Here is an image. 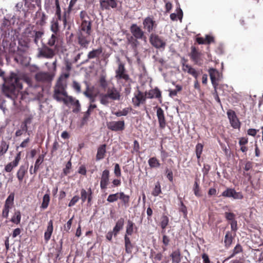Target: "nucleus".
I'll use <instances>...</instances> for the list:
<instances>
[{"label": "nucleus", "instance_id": "nucleus-24", "mask_svg": "<svg viewBox=\"0 0 263 263\" xmlns=\"http://www.w3.org/2000/svg\"><path fill=\"white\" fill-rule=\"evenodd\" d=\"M157 116L158 117L160 128L161 129H164L166 126V122L164 116V111L161 107H159L157 109Z\"/></svg>", "mask_w": 263, "mask_h": 263}, {"label": "nucleus", "instance_id": "nucleus-41", "mask_svg": "<svg viewBox=\"0 0 263 263\" xmlns=\"http://www.w3.org/2000/svg\"><path fill=\"white\" fill-rule=\"evenodd\" d=\"M203 148V145L201 143H197V144L196 145L195 148V152L196 155L198 159V164L199 165H201L200 163V158L201 157V155L202 154V151Z\"/></svg>", "mask_w": 263, "mask_h": 263}, {"label": "nucleus", "instance_id": "nucleus-27", "mask_svg": "<svg viewBox=\"0 0 263 263\" xmlns=\"http://www.w3.org/2000/svg\"><path fill=\"white\" fill-rule=\"evenodd\" d=\"M210 79L212 84L214 87L217 85L216 81L219 76V73L218 70L214 68H210L209 70Z\"/></svg>", "mask_w": 263, "mask_h": 263}, {"label": "nucleus", "instance_id": "nucleus-58", "mask_svg": "<svg viewBox=\"0 0 263 263\" xmlns=\"http://www.w3.org/2000/svg\"><path fill=\"white\" fill-rule=\"evenodd\" d=\"M72 88L73 89L76 91L77 93H80L81 92V85L79 83L76 81H73L72 82Z\"/></svg>", "mask_w": 263, "mask_h": 263}, {"label": "nucleus", "instance_id": "nucleus-11", "mask_svg": "<svg viewBox=\"0 0 263 263\" xmlns=\"http://www.w3.org/2000/svg\"><path fill=\"white\" fill-rule=\"evenodd\" d=\"M14 198V194L11 193L6 199L2 213V216L3 218H7L8 217L10 210L13 206Z\"/></svg>", "mask_w": 263, "mask_h": 263}, {"label": "nucleus", "instance_id": "nucleus-61", "mask_svg": "<svg viewBox=\"0 0 263 263\" xmlns=\"http://www.w3.org/2000/svg\"><path fill=\"white\" fill-rule=\"evenodd\" d=\"M74 218V216H73L65 224L64 226V231L68 232L69 230L70 229L72 223V220Z\"/></svg>", "mask_w": 263, "mask_h": 263}, {"label": "nucleus", "instance_id": "nucleus-45", "mask_svg": "<svg viewBox=\"0 0 263 263\" xmlns=\"http://www.w3.org/2000/svg\"><path fill=\"white\" fill-rule=\"evenodd\" d=\"M128 42L130 44L134 49H136L137 46L139 45L138 39L134 37L133 35L127 38Z\"/></svg>", "mask_w": 263, "mask_h": 263}, {"label": "nucleus", "instance_id": "nucleus-40", "mask_svg": "<svg viewBox=\"0 0 263 263\" xmlns=\"http://www.w3.org/2000/svg\"><path fill=\"white\" fill-rule=\"evenodd\" d=\"M119 199H120L123 204L127 207L129 206V196L125 195L123 192H119Z\"/></svg>", "mask_w": 263, "mask_h": 263}, {"label": "nucleus", "instance_id": "nucleus-47", "mask_svg": "<svg viewBox=\"0 0 263 263\" xmlns=\"http://www.w3.org/2000/svg\"><path fill=\"white\" fill-rule=\"evenodd\" d=\"M199 180L198 178H196L195 180L194 186H193V191L195 195L197 197H201V194L200 190L199 187Z\"/></svg>", "mask_w": 263, "mask_h": 263}, {"label": "nucleus", "instance_id": "nucleus-16", "mask_svg": "<svg viewBox=\"0 0 263 263\" xmlns=\"http://www.w3.org/2000/svg\"><path fill=\"white\" fill-rule=\"evenodd\" d=\"M110 172L108 170H104L101 175L100 188L102 191H105L107 189L108 185L110 184Z\"/></svg>", "mask_w": 263, "mask_h": 263}, {"label": "nucleus", "instance_id": "nucleus-2", "mask_svg": "<svg viewBox=\"0 0 263 263\" xmlns=\"http://www.w3.org/2000/svg\"><path fill=\"white\" fill-rule=\"evenodd\" d=\"M67 83L66 80L59 78L54 87L53 98L58 102H63L68 96L66 91Z\"/></svg>", "mask_w": 263, "mask_h": 263}, {"label": "nucleus", "instance_id": "nucleus-7", "mask_svg": "<svg viewBox=\"0 0 263 263\" xmlns=\"http://www.w3.org/2000/svg\"><path fill=\"white\" fill-rule=\"evenodd\" d=\"M46 45L59 52L62 48L63 42L59 34H52Z\"/></svg>", "mask_w": 263, "mask_h": 263}, {"label": "nucleus", "instance_id": "nucleus-32", "mask_svg": "<svg viewBox=\"0 0 263 263\" xmlns=\"http://www.w3.org/2000/svg\"><path fill=\"white\" fill-rule=\"evenodd\" d=\"M53 230V221L50 220L48 223V226L46 232L44 233V239L46 242L50 239Z\"/></svg>", "mask_w": 263, "mask_h": 263}, {"label": "nucleus", "instance_id": "nucleus-9", "mask_svg": "<svg viewBox=\"0 0 263 263\" xmlns=\"http://www.w3.org/2000/svg\"><path fill=\"white\" fill-rule=\"evenodd\" d=\"M143 28L148 33H153L157 28V23L153 16L145 17L143 21Z\"/></svg>", "mask_w": 263, "mask_h": 263}, {"label": "nucleus", "instance_id": "nucleus-30", "mask_svg": "<svg viewBox=\"0 0 263 263\" xmlns=\"http://www.w3.org/2000/svg\"><path fill=\"white\" fill-rule=\"evenodd\" d=\"M196 40L199 44H210L215 42L214 37L210 35H206L205 39L202 37H197Z\"/></svg>", "mask_w": 263, "mask_h": 263}, {"label": "nucleus", "instance_id": "nucleus-59", "mask_svg": "<svg viewBox=\"0 0 263 263\" xmlns=\"http://www.w3.org/2000/svg\"><path fill=\"white\" fill-rule=\"evenodd\" d=\"M90 114H91L88 111H86L85 112H84L83 117L81 120L82 125H84L87 123Z\"/></svg>", "mask_w": 263, "mask_h": 263}, {"label": "nucleus", "instance_id": "nucleus-57", "mask_svg": "<svg viewBox=\"0 0 263 263\" xmlns=\"http://www.w3.org/2000/svg\"><path fill=\"white\" fill-rule=\"evenodd\" d=\"M33 119V116L32 115H29L24 119L22 123L26 126H28V125H30L32 123Z\"/></svg>", "mask_w": 263, "mask_h": 263}, {"label": "nucleus", "instance_id": "nucleus-28", "mask_svg": "<svg viewBox=\"0 0 263 263\" xmlns=\"http://www.w3.org/2000/svg\"><path fill=\"white\" fill-rule=\"evenodd\" d=\"M106 144H103L100 145L97 149V153L96 155V160H100L104 158L105 154L106 153Z\"/></svg>", "mask_w": 263, "mask_h": 263}, {"label": "nucleus", "instance_id": "nucleus-6", "mask_svg": "<svg viewBox=\"0 0 263 263\" xmlns=\"http://www.w3.org/2000/svg\"><path fill=\"white\" fill-rule=\"evenodd\" d=\"M58 52L52 48L50 47L46 44H44L42 47L38 49L37 57L50 59Z\"/></svg>", "mask_w": 263, "mask_h": 263}, {"label": "nucleus", "instance_id": "nucleus-23", "mask_svg": "<svg viewBox=\"0 0 263 263\" xmlns=\"http://www.w3.org/2000/svg\"><path fill=\"white\" fill-rule=\"evenodd\" d=\"M72 69V63L68 61L65 62V67L63 68V73L59 78L66 80L70 76V71Z\"/></svg>", "mask_w": 263, "mask_h": 263}, {"label": "nucleus", "instance_id": "nucleus-26", "mask_svg": "<svg viewBox=\"0 0 263 263\" xmlns=\"http://www.w3.org/2000/svg\"><path fill=\"white\" fill-rule=\"evenodd\" d=\"M35 17L37 20L36 24L41 26H43L46 24V21L48 18V16L41 9L36 12Z\"/></svg>", "mask_w": 263, "mask_h": 263}, {"label": "nucleus", "instance_id": "nucleus-4", "mask_svg": "<svg viewBox=\"0 0 263 263\" xmlns=\"http://www.w3.org/2000/svg\"><path fill=\"white\" fill-rule=\"evenodd\" d=\"M100 103L104 105H107L111 101L120 100L121 94L120 91L115 87L108 88L106 93L99 95Z\"/></svg>", "mask_w": 263, "mask_h": 263}, {"label": "nucleus", "instance_id": "nucleus-31", "mask_svg": "<svg viewBox=\"0 0 263 263\" xmlns=\"http://www.w3.org/2000/svg\"><path fill=\"white\" fill-rule=\"evenodd\" d=\"M145 94L146 95V98L148 99L160 98L161 97V92L157 88L151 89L148 92L145 91Z\"/></svg>", "mask_w": 263, "mask_h": 263}, {"label": "nucleus", "instance_id": "nucleus-52", "mask_svg": "<svg viewBox=\"0 0 263 263\" xmlns=\"http://www.w3.org/2000/svg\"><path fill=\"white\" fill-rule=\"evenodd\" d=\"M242 251L243 250L241 246L239 243L237 244L233 250L232 254L227 258V259H229L233 257L236 254L242 252Z\"/></svg>", "mask_w": 263, "mask_h": 263}, {"label": "nucleus", "instance_id": "nucleus-43", "mask_svg": "<svg viewBox=\"0 0 263 263\" xmlns=\"http://www.w3.org/2000/svg\"><path fill=\"white\" fill-rule=\"evenodd\" d=\"M9 146L8 142L2 140L0 145V156H3L8 151Z\"/></svg>", "mask_w": 263, "mask_h": 263}, {"label": "nucleus", "instance_id": "nucleus-37", "mask_svg": "<svg viewBox=\"0 0 263 263\" xmlns=\"http://www.w3.org/2000/svg\"><path fill=\"white\" fill-rule=\"evenodd\" d=\"M172 263H180L181 261V252L179 249L174 251L170 255Z\"/></svg>", "mask_w": 263, "mask_h": 263}, {"label": "nucleus", "instance_id": "nucleus-25", "mask_svg": "<svg viewBox=\"0 0 263 263\" xmlns=\"http://www.w3.org/2000/svg\"><path fill=\"white\" fill-rule=\"evenodd\" d=\"M182 69L184 72H187L189 74L192 75L196 79H197L199 73L195 68H193L191 66L188 64H185V63H183Z\"/></svg>", "mask_w": 263, "mask_h": 263}, {"label": "nucleus", "instance_id": "nucleus-1", "mask_svg": "<svg viewBox=\"0 0 263 263\" xmlns=\"http://www.w3.org/2000/svg\"><path fill=\"white\" fill-rule=\"evenodd\" d=\"M81 21L77 34L78 44L82 48L87 49L91 40L92 22L85 11L80 13Z\"/></svg>", "mask_w": 263, "mask_h": 263}, {"label": "nucleus", "instance_id": "nucleus-36", "mask_svg": "<svg viewBox=\"0 0 263 263\" xmlns=\"http://www.w3.org/2000/svg\"><path fill=\"white\" fill-rule=\"evenodd\" d=\"M125 241V250L127 254H131L133 249V245H132L130 238L128 236L124 235V237Z\"/></svg>", "mask_w": 263, "mask_h": 263}, {"label": "nucleus", "instance_id": "nucleus-49", "mask_svg": "<svg viewBox=\"0 0 263 263\" xmlns=\"http://www.w3.org/2000/svg\"><path fill=\"white\" fill-rule=\"evenodd\" d=\"M132 110L131 107H126L123 109L122 110H119L118 111L113 113L117 117L126 116Z\"/></svg>", "mask_w": 263, "mask_h": 263}, {"label": "nucleus", "instance_id": "nucleus-3", "mask_svg": "<svg viewBox=\"0 0 263 263\" xmlns=\"http://www.w3.org/2000/svg\"><path fill=\"white\" fill-rule=\"evenodd\" d=\"M22 87L20 79L16 74L12 73L9 82L3 85V91L6 96L9 97L14 93L16 88H22Z\"/></svg>", "mask_w": 263, "mask_h": 263}, {"label": "nucleus", "instance_id": "nucleus-60", "mask_svg": "<svg viewBox=\"0 0 263 263\" xmlns=\"http://www.w3.org/2000/svg\"><path fill=\"white\" fill-rule=\"evenodd\" d=\"M79 199H80V197L76 195V196H73V198L71 199V200L69 202L68 205V206L72 207V206H74L78 202Z\"/></svg>", "mask_w": 263, "mask_h": 263}, {"label": "nucleus", "instance_id": "nucleus-19", "mask_svg": "<svg viewBox=\"0 0 263 263\" xmlns=\"http://www.w3.org/2000/svg\"><path fill=\"white\" fill-rule=\"evenodd\" d=\"M35 79L38 82H49L52 80V77L48 72H39L36 73Z\"/></svg>", "mask_w": 263, "mask_h": 263}, {"label": "nucleus", "instance_id": "nucleus-53", "mask_svg": "<svg viewBox=\"0 0 263 263\" xmlns=\"http://www.w3.org/2000/svg\"><path fill=\"white\" fill-rule=\"evenodd\" d=\"M235 190L234 189L228 188L222 193L221 196L225 197H232L233 196Z\"/></svg>", "mask_w": 263, "mask_h": 263}, {"label": "nucleus", "instance_id": "nucleus-56", "mask_svg": "<svg viewBox=\"0 0 263 263\" xmlns=\"http://www.w3.org/2000/svg\"><path fill=\"white\" fill-rule=\"evenodd\" d=\"M232 242V237L229 232H227L224 237V243L226 247H229Z\"/></svg>", "mask_w": 263, "mask_h": 263}, {"label": "nucleus", "instance_id": "nucleus-55", "mask_svg": "<svg viewBox=\"0 0 263 263\" xmlns=\"http://www.w3.org/2000/svg\"><path fill=\"white\" fill-rule=\"evenodd\" d=\"M99 84L101 88L105 89L107 86V82L106 80V77L104 75H101L99 79Z\"/></svg>", "mask_w": 263, "mask_h": 263}, {"label": "nucleus", "instance_id": "nucleus-5", "mask_svg": "<svg viewBox=\"0 0 263 263\" xmlns=\"http://www.w3.org/2000/svg\"><path fill=\"white\" fill-rule=\"evenodd\" d=\"M189 57L191 61L196 65L202 66L204 63H208L204 58V54L199 50L198 48L195 46L191 47V52Z\"/></svg>", "mask_w": 263, "mask_h": 263}, {"label": "nucleus", "instance_id": "nucleus-51", "mask_svg": "<svg viewBox=\"0 0 263 263\" xmlns=\"http://www.w3.org/2000/svg\"><path fill=\"white\" fill-rule=\"evenodd\" d=\"M160 193H161L160 183L159 181H157L155 184V187L152 191V194L154 196L156 197L158 196Z\"/></svg>", "mask_w": 263, "mask_h": 263}, {"label": "nucleus", "instance_id": "nucleus-50", "mask_svg": "<svg viewBox=\"0 0 263 263\" xmlns=\"http://www.w3.org/2000/svg\"><path fill=\"white\" fill-rule=\"evenodd\" d=\"M28 129V126H26L25 125H24V124H23L21 123V124L20 126V128L18 129L15 133V136L20 137V136H22L24 133H26L27 132Z\"/></svg>", "mask_w": 263, "mask_h": 263}, {"label": "nucleus", "instance_id": "nucleus-42", "mask_svg": "<svg viewBox=\"0 0 263 263\" xmlns=\"http://www.w3.org/2000/svg\"><path fill=\"white\" fill-rule=\"evenodd\" d=\"M169 222L168 217L165 215H163L161 218L160 226L162 229V233H165V229Z\"/></svg>", "mask_w": 263, "mask_h": 263}, {"label": "nucleus", "instance_id": "nucleus-20", "mask_svg": "<svg viewBox=\"0 0 263 263\" xmlns=\"http://www.w3.org/2000/svg\"><path fill=\"white\" fill-rule=\"evenodd\" d=\"M81 192V197L80 198L83 203L87 200L88 203H90L92 198V192L89 187L87 192L84 189H82Z\"/></svg>", "mask_w": 263, "mask_h": 263}, {"label": "nucleus", "instance_id": "nucleus-22", "mask_svg": "<svg viewBox=\"0 0 263 263\" xmlns=\"http://www.w3.org/2000/svg\"><path fill=\"white\" fill-rule=\"evenodd\" d=\"M100 8L102 10H109L110 7L116 8L117 3L115 0H100Z\"/></svg>", "mask_w": 263, "mask_h": 263}, {"label": "nucleus", "instance_id": "nucleus-8", "mask_svg": "<svg viewBox=\"0 0 263 263\" xmlns=\"http://www.w3.org/2000/svg\"><path fill=\"white\" fill-rule=\"evenodd\" d=\"M149 42L151 45L157 49H164L166 43L162 36L155 33H152L149 35Z\"/></svg>", "mask_w": 263, "mask_h": 263}, {"label": "nucleus", "instance_id": "nucleus-54", "mask_svg": "<svg viewBox=\"0 0 263 263\" xmlns=\"http://www.w3.org/2000/svg\"><path fill=\"white\" fill-rule=\"evenodd\" d=\"M119 197V193L110 194L107 198V201L110 203L115 202L118 200Z\"/></svg>", "mask_w": 263, "mask_h": 263}, {"label": "nucleus", "instance_id": "nucleus-39", "mask_svg": "<svg viewBox=\"0 0 263 263\" xmlns=\"http://www.w3.org/2000/svg\"><path fill=\"white\" fill-rule=\"evenodd\" d=\"M135 223L130 220H128L126 227V233L125 235L131 236L134 233Z\"/></svg>", "mask_w": 263, "mask_h": 263}, {"label": "nucleus", "instance_id": "nucleus-34", "mask_svg": "<svg viewBox=\"0 0 263 263\" xmlns=\"http://www.w3.org/2000/svg\"><path fill=\"white\" fill-rule=\"evenodd\" d=\"M124 223V220L123 218H120L116 222L115 227L113 229L114 236L116 237L119 232L123 229Z\"/></svg>", "mask_w": 263, "mask_h": 263}, {"label": "nucleus", "instance_id": "nucleus-44", "mask_svg": "<svg viewBox=\"0 0 263 263\" xmlns=\"http://www.w3.org/2000/svg\"><path fill=\"white\" fill-rule=\"evenodd\" d=\"M50 200V198L49 194H45L43 197V200L40 208L43 210L47 209Z\"/></svg>", "mask_w": 263, "mask_h": 263}, {"label": "nucleus", "instance_id": "nucleus-38", "mask_svg": "<svg viewBox=\"0 0 263 263\" xmlns=\"http://www.w3.org/2000/svg\"><path fill=\"white\" fill-rule=\"evenodd\" d=\"M21 213L19 210H15L13 215L11 217L10 221L15 224H18L20 223L21 220Z\"/></svg>", "mask_w": 263, "mask_h": 263}, {"label": "nucleus", "instance_id": "nucleus-10", "mask_svg": "<svg viewBox=\"0 0 263 263\" xmlns=\"http://www.w3.org/2000/svg\"><path fill=\"white\" fill-rule=\"evenodd\" d=\"M116 78L117 80H124L127 82L130 80L129 76L126 73L124 64L119 60L118 68L116 70Z\"/></svg>", "mask_w": 263, "mask_h": 263}, {"label": "nucleus", "instance_id": "nucleus-33", "mask_svg": "<svg viewBox=\"0 0 263 263\" xmlns=\"http://www.w3.org/2000/svg\"><path fill=\"white\" fill-rule=\"evenodd\" d=\"M28 165H21L17 172V178L20 182H22L25 174L27 173Z\"/></svg>", "mask_w": 263, "mask_h": 263}, {"label": "nucleus", "instance_id": "nucleus-62", "mask_svg": "<svg viewBox=\"0 0 263 263\" xmlns=\"http://www.w3.org/2000/svg\"><path fill=\"white\" fill-rule=\"evenodd\" d=\"M71 167V162L69 161L66 164V167L63 169V173L65 176L67 175L70 173V169Z\"/></svg>", "mask_w": 263, "mask_h": 263}, {"label": "nucleus", "instance_id": "nucleus-15", "mask_svg": "<svg viewBox=\"0 0 263 263\" xmlns=\"http://www.w3.org/2000/svg\"><path fill=\"white\" fill-rule=\"evenodd\" d=\"M108 129L114 132H121L125 129V122L124 120L118 121H109L106 122Z\"/></svg>", "mask_w": 263, "mask_h": 263}, {"label": "nucleus", "instance_id": "nucleus-63", "mask_svg": "<svg viewBox=\"0 0 263 263\" xmlns=\"http://www.w3.org/2000/svg\"><path fill=\"white\" fill-rule=\"evenodd\" d=\"M114 174L117 177H120L121 175V169L118 163H116L115 165Z\"/></svg>", "mask_w": 263, "mask_h": 263}, {"label": "nucleus", "instance_id": "nucleus-48", "mask_svg": "<svg viewBox=\"0 0 263 263\" xmlns=\"http://www.w3.org/2000/svg\"><path fill=\"white\" fill-rule=\"evenodd\" d=\"M45 155H40L38 158L36 159L35 164L33 170V174H36L37 171L40 168V165L44 161Z\"/></svg>", "mask_w": 263, "mask_h": 263}, {"label": "nucleus", "instance_id": "nucleus-12", "mask_svg": "<svg viewBox=\"0 0 263 263\" xmlns=\"http://www.w3.org/2000/svg\"><path fill=\"white\" fill-rule=\"evenodd\" d=\"M146 95L145 92H143L138 89L132 98V103L135 107H139L141 104H144L146 102Z\"/></svg>", "mask_w": 263, "mask_h": 263}, {"label": "nucleus", "instance_id": "nucleus-21", "mask_svg": "<svg viewBox=\"0 0 263 263\" xmlns=\"http://www.w3.org/2000/svg\"><path fill=\"white\" fill-rule=\"evenodd\" d=\"M21 159V152H19L15 157V159L9 163H8L5 167V170L7 172H10L13 168L17 166Z\"/></svg>", "mask_w": 263, "mask_h": 263}, {"label": "nucleus", "instance_id": "nucleus-64", "mask_svg": "<svg viewBox=\"0 0 263 263\" xmlns=\"http://www.w3.org/2000/svg\"><path fill=\"white\" fill-rule=\"evenodd\" d=\"M225 217L228 220L234 221L235 215L233 213L226 212Z\"/></svg>", "mask_w": 263, "mask_h": 263}, {"label": "nucleus", "instance_id": "nucleus-29", "mask_svg": "<svg viewBox=\"0 0 263 263\" xmlns=\"http://www.w3.org/2000/svg\"><path fill=\"white\" fill-rule=\"evenodd\" d=\"M55 5L56 7L55 15L57 16V20H62L64 25L65 26L67 23V20L65 15L62 18L61 15V10L60 6L59 0H55Z\"/></svg>", "mask_w": 263, "mask_h": 263}, {"label": "nucleus", "instance_id": "nucleus-17", "mask_svg": "<svg viewBox=\"0 0 263 263\" xmlns=\"http://www.w3.org/2000/svg\"><path fill=\"white\" fill-rule=\"evenodd\" d=\"M103 52V48L100 47L97 49H92L89 51L87 55V60L83 63H86L92 59L99 60L100 56Z\"/></svg>", "mask_w": 263, "mask_h": 263}, {"label": "nucleus", "instance_id": "nucleus-13", "mask_svg": "<svg viewBox=\"0 0 263 263\" xmlns=\"http://www.w3.org/2000/svg\"><path fill=\"white\" fill-rule=\"evenodd\" d=\"M63 102L66 105H69L73 107L72 111L75 113L79 112L81 110V105L78 100H77L71 96H68L67 98H65V100Z\"/></svg>", "mask_w": 263, "mask_h": 263}, {"label": "nucleus", "instance_id": "nucleus-14", "mask_svg": "<svg viewBox=\"0 0 263 263\" xmlns=\"http://www.w3.org/2000/svg\"><path fill=\"white\" fill-rule=\"evenodd\" d=\"M132 35L138 40H146V37L144 34V32L141 27L136 24H133L129 28Z\"/></svg>", "mask_w": 263, "mask_h": 263}, {"label": "nucleus", "instance_id": "nucleus-46", "mask_svg": "<svg viewBox=\"0 0 263 263\" xmlns=\"http://www.w3.org/2000/svg\"><path fill=\"white\" fill-rule=\"evenodd\" d=\"M50 30L53 32L52 34H58L60 32V26L58 20L52 21L50 26Z\"/></svg>", "mask_w": 263, "mask_h": 263}, {"label": "nucleus", "instance_id": "nucleus-18", "mask_svg": "<svg viewBox=\"0 0 263 263\" xmlns=\"http://www.w3.org/2000/svg\"><path fill=\"white\" fill-rule=\"evenodd\" d=\"M227 115L231 126L234 128H239L240 122L236 116L235 112L232 110L230 109L227 111Z\"/></svg>", "mask_w": 263, "mask_h": 263}, {"label": "nucleus", "instance_id": "nucleus-35", "mask_svg": "<svg viewBox=\"0 0 263 263\" xmlns=\"http://www.w3.org/2000/svg\"><path fill=\"white\" fill-rule=\"evenodd\" d=\"M148 163L151 168H159L161 166L159 160L156 157L150 158L148 160Z\"/></svg>", "mask_w": 263, "mask_h": 263}]
</instances>
